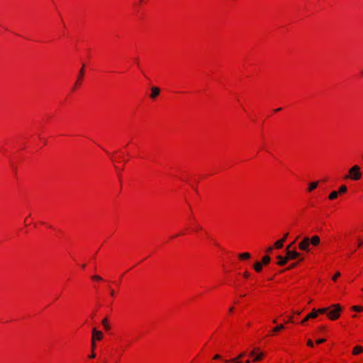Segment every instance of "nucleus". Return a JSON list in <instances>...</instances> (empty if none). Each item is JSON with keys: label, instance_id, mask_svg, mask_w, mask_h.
<instances>
[{"label": "nucleus", "instance_id": "ddd939ff", "mask_svg": "<svg viewBox=\"0 0 363 363\" xmlns=\"http://www.w3.org/2000/svg\"><path fill=\"white\" fill-rule=\"evenodd\" d=\"M330 308H319L318 310H316L317 313H318V314H324V313H328V311H329Z\"/></svg>", "mask_w": 363, "mask_h": 363}, {"label": "nucleus", "instance_id": "5701e85b", "mask_svg": "<svg viewBox=\"0 0 363 363\" xmlns=\"http://www.w3.org/2000/svg\"><path fill=\"white\" fill-rule=\"evenodd\" d=\"M245 354H246L245 352H242L237 357H235V359H237V362H238V359L242 358Z\"/></svg>", "mask_w": 363, "mask_h": 363}, {"label": "nucleus", "instance_id": "4468645a", "mask_svg": "<svg viewBox=\"0 0 363 363\" xmlns=\"http://www.w3.org/2000/svg\"><path fill=\"white\" fill-rule=\"evenodd\" d=\"M346 191H347V186L343 185V186H341L339 188V189L336 191L337 192V194L340 195V194H344L345 192H346Z\"/></svg>", "mask_w": 363, "mask_h": 363}, {"label": "nucleus", "instance_id": "c9c22d12", "mask_svg": "<svg viewBox=\"0 0 363 363\" xmlns=\"http://www.w3.org/2000/svg\"><path fill=\"white\" fill-rule=\"evenodd\" d=\"M111 160H112V161H113V162L114 163V167H115L116 170V171H118V167L115 164L116 161H115L113 158H111Z\"/></svg>", "mask_w": 363, "mask_h": 363}, {"label": "nucleus", "instance_id": "37998d69", "mask_svg": "<svg viewBox=\"0 0 363 363\" xmlns=\"http://www.w3.org/2000/svg\"><path fill=\"white\" fill-rule=\"evenodd\" d=\"M325 327L324 326H320V330H324Z\"/></svg>", "mask_w": 363, "mask_h": 363}, {"label": "nucleus", "instance_id": "2eb2a0df", "mask_svg": "<svg viewBox=\"0 0 363 363\" xmlns=\"http://www.w3.org/2000/svg\"><path fill=\"white\" fill-rule=\"evenodd\" d=\"M101 323H102V325H104V327L105 330H109L110 326H109V325H108V320H107V318H106L102 320Z\"/></svg>", "mask_w": 363, "mask_h": 363}, {"label": "nucleus", "instance_id": "4be33fe9", "mask_svg": "<svg viewBox=\"0 0 363 363\" xmlns=\"http://www.w3.org/2000/svg\"><path fill=\"white\" fill-rule=\"evenodd\" d=\"M297 265H298V263H293V264H290L285 270L291 269L296 267Z\"/></svg>", "mask_w": 363, "mask_h": 363}, {"label": "nucleus", "instance_id": "f3484780", "mask_svg": "<svg viewBox=\"0 0 363 363\" xmlns=\"http://www.w3.org/2000/svg\"><path fill=\"white\" fill-rule=\"evenodd\" d=\"M317 186H318V183H311V184L309 185V186L308 188V191H311L314 190L315 189H316Z\"/></svg>", "mask_w": 363, "mask_h": 363}, {"label": "nucleus", "instance_id": "c756f323", "mask_svg": "<svg viewBox=\"0 0 363 363\" xmlns=\"http://www.w3.org/2000/svg\"><path fill=\"white\" fill-rule=\"evenodd\" d=\"M325 342V339L323 338V339H318L317 341H316V343L317 344H321V343H323Z\"/></svg>", "mask_w": 363, "mask_h": 363}, {"label": "nucleus", "instance_id": "7ed1b4c3", "mask_svg": "<svg viewBox=\"0 0 363 363\" xmlns=\"http://www.w3.org/2000/svg\"><path fill=\"white\" fill-rule=\"evenodd\" d=\"M362 178V172L360 171V167L358 165H354L352 167L347 174L344 176V179H350L354 181H357L361 179Z\"/></svg>", "mask_w": 363, "mask_h": 363}, {"label": "nucleus", "instance_id": "6ab92c4d", "mask_svg": "<svg viewBox=\"0 0 363 363\" xmlns=\"http://www.w3.org/2000/svg\"><path fill=\"white\" fill-rule=\"evenodd\" d=\"M263 357H264V353L260 352L254 358L253 361H255V362L259 361L262 359Z\"/></svg>", "mask_w": 363, "mask_h": 363}, {"label": "nucleus", "instance_id": "f8f14e48", "mask_svg": "<svg viewBox=\"0 0 363 363\" xmlns=\"http://www.w3.org/2000/svg\"><path fill=\"white\" fill-rule=\"evenodd\" d=\"M318 313L315 309H313L312 312L308 315V318H315L318 317Z\"/></svg>", "mask_w": 363, "mask_h": 363}, {"label": "nucleus", "instance_id": "f704fd0d", "mask_svg": "<svg viewBox=\"0 0 363 363\" xmlns=\"http://www.w3.org/2000/svg\"><path fill=\"white\" fill-rule=\"evenodd\" d=\"M213 359H220V355H219V354H216V355H215V356L213 357Z\"/></svg>", "mask_w": 363, "mask_h": 363}, {"label": "nucleus", "instance_id": "f03ea898", "mask_svg": "<svg viewBox=\"0 0 363 363\" xmlns=\"http://www.w3.org/2000/svg\"><path fill=\"white\" fill-rule=\"evenodd\" d=\"M286 256L282 257L281 255H278L277 259L279 261L277 264L279 266L285 265L289 260L295 259L300 257V254L295 250H289V247L286 248Z\"/></svg>", "mask_w": 363, "mask_h": 363}, {"label": "nucleus", "instance_id": "39448f33", "mask_svg": "<svg viewBox=\"0 0 363 363\" xmlns=\"http://www.w3.org/2000/svg\"><path fill=\"white\" fill-rule=\"evenodd\" d=\"M103 338V333L97 330L95 328L92 330V338L94 340H101Z\"/></svg>", "mask_w": 363, "mask_h": 363}, {"label": "nucleus", "instance_id": "f257e3e1", "mask_svg": "<svg viewBox=\"0 0 363 363\" xmlns=\"http://www.w3.org/2000/svg\"><path fill=\"white\" fill-rule=\"evenodd\" d=\"M320 243V238L317 235L313 236L311 238L305 237L298 244V248L303 251L308 252L310 251L309 245L317 246Z\"/></svg>", "mask_w": 363, "mask_h": 363}, {"label": "nucleus", "instance_id": "a18cd8bd", "mask_svg": "<svg viewBox=\"0 0 363 363\" xmlns=\"http://www.w3.org/2000/svg\"><path fill=\"white\" fill-rule=\"evenodd\" d=\"M289 321L292 322V318H289Z\"/></svg>", "mask_w": 363, "mask_h": 363}, {"label": "nucleus", "instance_id": "20e7f679", "mask_svg": "<svg viewBox=\"0 0 363 363\" xmlns=\"http://www.w3.org/2000/svg\"><path fill=\"white\" fill-rule=\"evenodd\" d=\"M332 310L328 311L327 315L330 320H336L340 317L342 308L339 304H333L330 307Z\"/></svg>", "mask_w": 363, "mask_h": 363}, {"label": "nucleus", "instance_id": "412c9836", "mask_svg": "<svg viewBox=\"0 0 363 363\" xmlns=\"http://www.w3.org/2000/svg\"><path fill=\"white\" fill-rule=\"evenodd\" d=\"M352 309L354 311H356V312H361V311H362V306H354L352 307Z\"/></svg>", "mask_w": 363, "mask_h": 363}, {"label": "nucleus", "instance_id": "cd10ccee", "mask_svg": "<svg viewBox=\"0 0 363 363\" xmlns=\"http://www.w3.org/2000/svg\"><path fill=\"white\" fill-rule=\"evenodd\" d=\"M225 362L242 363L240 362H237V359H232L230 360H226Z\"/></svg>", "mask_w": 363, "mask_h": 363}, {"label": "nucleus", "instance_id": "79ce46f5", "mask_svg": "<svg viewBox=\"0 0 363 363\" xmlns=\"http://www.w3.org/2000/svg\"><path fill=\"white\" fill-rule=\"evenodd\" d=\"M233 307H231V308L229 309V311H230V312H233Z\"/></svg>", "mask_w": 363, "mask_h": 363}, {"label": "nucleus", "instance_id": "9d476101", "mask_svg": "<svg viewBox=\"0 0 363 363\" xmlns=\"http://www.w3.org/2000/svg\"><path fill=\"white\" fill-rule=\"evenodd\" d=\"M284 240H279L274 243V247L277 249H281L283 247Z\"/></svg>", "mask_w": 363, "mask_h": 363}, {"label": "nucleus", "instance_id": "ea45409f", "mask_svg": "<svg viewBox=\"0 0 363 363\" xmlns=\"http://www.w3.org/2000/svg\"><path fill=\"white\" fill-rule=\"evenodd\" d=\"M294 243V242L293 243L290 244L289 245H288L286 247H289V250H290V248H291V245H292Z\"/></svg>", "mask_w": 363, "mask_h": 363}, {"label": "nucleus", "instance_id": "aec40b11", "mask_svg": "<svg viewBox=\"0 0 363 363\" xmlns=\"http://www.w3.org/2000/svg\"><path fill=\"white\" fill-rule=\"evenodd\" d=\"M284 328V325L281 324V325H277V327H275L274 329H273V332L274 333H277V332H279V330H282Z\"/></svg>", "mask_w": 363, "mask_h": 363}, {"label": "nucleus", "instance_id": "9b49d317", "mask_svg": "<svg viewBox=\"0 0 363 363\" xmlns=\"http://www.w3.org/2000/svg\"><path fill=\"white\" fill-rule=\"evenodd\" d=\"M270 260H271L270 257L268 256V255H266V256L263 257L261 263L262 264L266 265V264H268L270 262Z\"/></svg>", "mask_w": 363, "mask_h": 363}, {"label": "nucleus", "instance_id": "a878e982", "mask_svg": "<svg viewBox=\"0 0 363 363\" xmlns=\"http://www.w3.org/2000/svg\"><path fill=\"white\" fill-rule=\"evenodd\" d=\"M96 347L95 340L91 339V350H94Z\"/></svg>", "mask_w": 363, "mask_h": 363}, {"label": "nucleus", "instance_id": "bb28decb", "mask_svg": "<svg viewBox=\"0 0 363 363\" xmlns=\"http://www.w3.org/2000/svg\"><path fill=\"white\" fill-rule=\"evenodd\" d=\"M92 279H95V280H98V281L102 280V278L101 277L98 276V275L93 276Z\"/></svg>", "mask_w": 363, "mask_h": 363}, {"label": "nucleus", "instance_id": "4c0bfd02", "mask_svg": "<svg viewBox=\"0 0 363 363\" xmlns=\"http://www.w3.org/2000/svg\"><path fill=\"white\" fill-rule=\"evenodd\" d=\"M362 245H363V241H360V242H359V244H358L357 247H359L362 246Z\"/></svg>", "mask_w": 363, "mask_h": 363}, {"label": "nucleus", "instance_id": "b1692460", "mask_svg": "<svg viewBox=\"0 0 363 363\" xmlns=\"http://www.w3.org/2000/svg\"><path fill=\"white\" fill-rule=\"evenodd\" d=\"M259 350L258 348H255L252 352H250V355L251 357L254 356L255 353Z\"/></svg>", "mask_w": 363, "mask_h": 363}, {"label": "nucleus", "instance_id": "58836bf2", "mask_svg": "<svg viewBox=\"0 0 363 363\" xmlns=\"http://www.w3.org/2000/svg\"><path fill=\"white\" fill-rule=\"evenodd\" d=\"M110 294H111V296H114V291L113 289H111V291H110Z\"/></svg>", "mask_w": 363, "mask_h": 363}, {"label": "nucleus", "instance_id": "09e8293b", "mask_svg": "<svg viewBox=\"0 0 363 363\" xmlns=\"http://www.w3.org/2000/svg\"><path fill=\"white\" fill-rule=\"evenodd\" d=\"M362 74H363V71H362Z\"/></svg>", "mask_w": 363, "mask_h": 363}, {"label": "nucleus", "instance_id": "7c9ffc66", "mask_svg": "<svg viewBox=\"0 0 363 363\" xmlns=\"http://www.w3.org/2000/svg\"><path fill=\"white\" fill-rule=\"evenodd\" d=\"M307 345H308V346H309V347H313V345H313V341H312L311 340H308V342H307Z\"/></svg>", "mask_w": 363, "mask_h": 363}, {"label": "nucleus", "instance_id": "6e6552de", "mask_svg": "<svg viewBox=\"0 0 363 363\" xmlns=\"http://www.w3.org/2000/svg\"><path fill=\"white\" fill-rule=\"evenodd\" d=\"M363 352V347L362 346H356L354 347L352 354L356 355Z\"/></svg>", "mask_w": 363, "mask_h": 363}, {"label": "nucleus", "instance_id": "2f4dec72", "mask_svg": "<svg viewBox=\"0 0 363 363\" xmlns=\"http://www.w3.org/2000/svg\"><path fill=\"white\" fill-rule=\"evenodd\" d=\"M309 320V318H308V315H306L303 319V320L301 321V323L303 324L305 323L306 321H308Z\"/></svg>", "mask_w": 363, "mask_h": 363}, {"label": "nucleus", "instance_id": "c03bdc74", "mask_svg": "<svg viewBox=\"0 0 363 363\" xmlns=\"http://www.w3.org/2000/svg\"><path fill=\"white\" fill-rule=\"evenodd\" d=\"M245 363H250V361L249 359L246 360Z\"/></svg>", "mask_w": 363, "mask_h": 363}, {"label": "nucleus", "instance_id": "49530a36", "mask_svg": "<svg viewBox=\"0 0 363 363\" xmlns=\"http://www.w3.org/2000/svg\"><path fill=\"white\" fill-rule=\"evenodd\" d=\"M362 157L363 158V153H362Z\"/></svg>", "mask_w": 363, "mask_h": 363}, {"label": "nucleus", "instance_id": "c85d7f7f", "mask_svg": "<svg viewBox=\"0 0 363 363\" xmlns=\"http://www.w3.org/2000/svg\"><path fill=\"white\" fill-rule=\"evenodd\" d=\"M274 249V247L269 246L267 248L266 251L267 253H271Z\"/></svg>", "mask_w": 363, "mask_h": 363}, {"label": "nucleus", "instance_id": "e433bc0d", "mask_svg": "<svg viewBox=\"0 0 363 363\" xmlns=\"http://www.w3.org/2000/svg\"><path fill=\"white\" fill-rule=\"evenodd\" d=\"M249 276H250V274H249L247 272H245L244 273V277H245V278L249 277Z\"/></svg>", "mask_w": 363, "mask_h": 363}, {"label": "nucleus", "instance_id": "dca6fc26", "mask_svg": "<svg viewBox=\"0 0 363 363\" xmlns=\"http://www.w3.org/2000/svg\"><path fill=\"white\" fill-rule=\"evenodd\" d=\"M239 257L240 259H247L250 257V254L248 252H245L239 255Z\"/></svg>", "mask_w": 363, "mask_h": 363}, {"label": "nucleus", "instance_id": "473e14b6", "mask_svg": "<svg viewBox=\"0 0 363 363\" xmlns=\"http://www.w3.org/2000/svg\"><path fill=\"white\" fill-rule=\"evenodd\" d=\"M95 357H96V354L94 352V350H92L91 354L89 355V358L94 359V358H95Z\"/></svg>", "mask_w": 363, "mask_h": 363}, {"label": "nucleus", "instance_id": "72a5a7b5", "mask_svg": "<svg viewBox=\"0 0 363 363\" xmlns=\"http://www.w3.org/2000/svg\"><path fill=\"white\" fill-rule=\"evenodd\" d=\"M289 235V233H286L284 234V235L283 236V238H281V240H284V242L286 240V238L288 237Z\"/></svg>", "mask_w": 363, "mask_h": 363}, {"label": "nucleus", "instance_id": "a211bd4d", "mask_svg": "<svg viewBox=\"0 0 363 363\" xmlns=\"http://www.w3.org/2000/svg\"><path fill=\"white\" fill-rule=\"evenodd\" d=\"M337 196H338L337 192L336 191H333L329 195V199L333 200V199H336Z\"/></svg>", "mask_w": 363, "mask_h": 363}, {"label": "nucleus", "instance_id": "a19ab883", "mask_svg": "<svg viewBox=\"0 0 363 363\" xmlns=\"http://www.w3.org/2000/svg\"><path fill=\"white\" fill-rule=\"evenodd\" d=\"M281 108H279L275 109L274 111H276V112L279 111H281Z\"/></svg>", "mask_w": 363, "mask_h": 363}, {"label": "nucleus", "instance_id": "1a4fd4ad", "mask_svg": "<svg viewBox=\"0 0 363 363\" xmlns=\"http://www.w3.org/2000/svg\"><path fill=\"white\" fill-rule=\"evenodd\" d=\"M254 268L256 272H259L262 269V264L261 262H256L254 265Z\"/></svg>", "mask_w": 363, "mask_h": 363}, {"label": "nucleus", "instance_id": "de8ad7c7", "mask_svg": "<svg viewBox=\"0 0 363 363\" xmlns=\"http://www.w3.org/2000/svg\"><path fill=\"white\" fill-rule=\"evenodd\" d=\"M362 311H363V306H362Z\"/></svg>", "mask_w": 363, "mask_h": 363}, {"label": "nucleus", "instance_id": "393cba45", "mask_svg": "<svg viewBox=\"0 0 363 363\" xmlns=\"http://www.w3.org/2000/svg\"><path fill=\"white\" fill-rule=\"evenodd\" d=\"M339 277H340V273L337 272L333 277V280L335 281Z\"/></svg>", "mask_w": 363, "mask_h": 363}, {"label": "nucleus", "instance_id": "0eeeda50", "mask_svg": "<svg viewBox=\"0 0 363 363\" xmlns=\"http://www.w3.org/2000/svg\"><path fill=\"white\" fill-rule=\"evenodd\" d=\"M84 66H85L84 65H82V69L79 71V77H78V80L76 82L75 86H77L79 84V81L81 80V79L84 76Z\"/></svg>", "mask_w": 363, "mask_h": 363}, {"label": "nucleus", "instance_id": "423d86ee", "mask_svg": "<svg viewBox=\"0 0 363 363\" xmlns=\"http://www.w3.org/2000/svg\"><path fill=\"white\" fill-rule=\"evenodd\" d=\"M151 94H150V98L151 99H155L160 93V89L158 88V87H156V86H153L152 87L151 89Z\"/></svg>", "mask_w": 363, "mask_h": 363}]
</instances>
